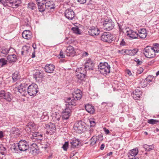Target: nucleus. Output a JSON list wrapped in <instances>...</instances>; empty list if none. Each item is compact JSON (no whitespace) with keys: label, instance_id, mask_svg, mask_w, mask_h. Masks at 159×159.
<instances>
[{"label":"nucleus","instance_id":"46","mask_svg":"<svg viewBox=\"0 0 159 159\" xmlns=\"http://www.w3.org/2000/svg\"><path fill=\"white\" fill-rule=\"evenodd\" d=\"M19 131V129L17 128L13 127L10 130V132L12 134H14L16 133H18Z\"/></svg>","mask_w":159,"mask_h":159},{"label":"nucleus","instance_id":"23","mask_svg":"<svg viewBox=\"0 0 159 159\" xmlns=\"http://www.w3.org/2000/svg\"><path fill=\"white\" fill-rule=\"evenodd\" d=\"M44 77V74L43 72L41 70L37 71L34 75V77L36 80L38 78H43Z\"/></svg>","mask_w":159,"mask_h":159},{"label":"nucleus","instance_id":"29","mask_svg":"<svg viewBox=\"0 0 159 159\" xmlns=\"http://www.w3.org/2000/svg\"><path fill=\"white\" fill-rule=\"evenodd\" d=\"M9 50V49L7 48L1 49L0 50V56L3 57H5L8 53Z\"/></svg>","mask_w":159,"mask_h":159},{"label":"nucleus","instance_id":"41","mask_svg":"<svg viewBox=\"0 0 159 159\" xmlns=\"http://www.w3.org/2000/svg\"><path fill=\"white\" fill-rule=\"evenodd\" d=\"M7 62V61L5 58L0 59V67H2L6 65Z\"/></svg>","mask_w":159,"mask_h":159},{"label":"nucleus","instance_id":"39","mask_svg":"<svg viewBox=\"0 0 159 159\" xmlns=\"http://www.w3.org/2000/svg\"><path fill=\"white\" fill-rule=\"evenodd\" d=\"M0 3L4 7H9V0H0Z\"/></svg>","mask_w":159,"mask_h":159},{"label":"nucleus","instance_id":"5","mask_svg":"<svg viewBox=\"0 0 159 159\" xmlns=\"http://www.w3.org/2000/svg\"><path fill=\"white\" fill-rule=\"evenodd\" d=\"M86 124L81 120L77 121L75 124L74 128L76 131L81 133L86 129Z\"/></svg>","mask_w":159,"mask_h":159},{"label":"nucleus","instance_id":"26","mask_svg":"<svg viewBox=\"0 0 159 159\" xmlns=\"http://www.w3.org/2000/svg\"><path fill=\"white\" fill-rule=\"evenodd\" d=\"M3 99H4L8 102H11V93L9 92H6L4 91Z\"/></svg>","mask_w":159,"mask_h":159},{"label":"nucleus","instance_id":"19","mask_svg":"<svg viewBox=\"0 0 159 159\" xmlns=\"http://www.w3.org/2000/svg\"><path fill=\"white\" fill-rule=\"evenodd\" d=\"M138 37H139L140 38L144 39L147 36V34L146 30L144 29H142L138 31Z\"/></svg>","mask_w":159,"mask_h":159},{"label":"nucleus","instance_id":"11","mask_svg":"<svg viewBox=\"0 0 159 159\" xmlns=\"http://www.w3.org/2000/svg\"><path fill=\"white\" fill-rule=\"evenodd\" d=\"M28 85L25 83L20 84L18 87V91L22 96H25L27 93Z\"/></svg>","mask_w":159,"mask_h":159},{"label":"nucleus","instance_id":"21","mask_svg":"<svg viewBox=\"0 0 159 159\" xmlns=\"http://www.w3.org/2000/svg\"><path fill=\"white\" fill-rule=\"evenodd\" d=\"M142 92L140 91L138 89H136L132 94V96L134 98L135 100L139 99L140 97V96L142 94Z\"/></svg>","mask_w":159,"mask_h":159},{"label":"nucleus","instance_id":"52","mask_svg":"<svg viewBox=\"0 0 159 159\" xmlns=\"http://www.w3.org/2000/svg\"><path fill=\"white\" fill-rule=\"evenodd\" d=\"M97 137V140L99 141H102L103 139V137L102 134L98 135Z\"/></svg>","mask_w":159,"mask_h":159},{"label":"nucleus","instance_id":"28","mask_svg":"<svg viewBox=\"0 0 159 159\" xmlns=\"http://www.w3.org/2000/svg\"><path fill=\"white\" fill-rule=\"evenodd\" d=\"M138 51V49L137 48L133 49V50L127 49V54L130 56H134L136 54Z\"/></svg>","mask_w":159,"mask_h":159},{"label":"nucleus","instance_id":"17","mask_svg":"<svg viewBox=\"0 0 159 159\" xmlns=\"http://www.w3.org/2000/svg\"><path fill=\"white\" fill-rule=\"evenodd\" d=\"M75 52L74 48L71 46L67 47L65 51V54L67 56H73Z\"/></svg>","mask_w":159,"mask_h":159},{"label":"nucleus","instance_id":"64","mask_svg":"<svg viewBox=\"0 0 159 159\" xmlns=\"http://www.w3.org/2000/svg\"><path fill=\"white\" fill-rule=\"evenodd\" d=\"M25 130L28 133H29L31 131H33L32 130L29 129H27V125H26Z\"/></svg>","mask_w":159,"mask_h":159},{"label":"nucleus","instance_id":"9","mask_svg":"<svg viewBox=\"0 0 159 159\" xmlns=\"http://www.w3.org/2000/svg\"><path fill=\"white\" fill-rule=\"evenodd\" d=\"M43 126L47 130L46 134H49L50 135H52L56 131V128L54 124L50 122L47 124H45L44 125H43Z\"/></svg>","mask_w":159,"mask_h":159},{"label":"nucleus","instance_id":"42","mask_svg":"<svg viewBox=\"0 0 159 159\" xmlns=\"http://www.w3.org/2000/svg\"><path fill=\"white\" fill-rule=\"evenodd\" d=\"M71 30L74 33L77 34H80V29L78 27H73L71 28Z\"/></svg>","mask_w":159,"mask_h":159},{"label":"nucleus","instance_id":"3","mask_svg":"<svg viewBox=\"0 0 159 159\" xmlns=\"http://www.w3.org/2000/svg\"><path fill=\"white\" fill-rule=\"evenodd\" d=\"M155 50L152 47L147 46L144 49L143 54L147 58H152L155 56Z\"/></svg>","mask_w":159,"mask_h":159},{"label":"nucleus","instance_id":"40","mask_svg":"<svg viewBox=\"0 0 159 159\" xmlns=\"http://www.w3.org/2000/svg\"><path fill=\"white\" fill-rule=\"evenodd\" d=\"M102 104L104 105L105 107L107 106L108 107H112L114 103L112 102H103L102 103Z\"/></svg>","mask_w":159,"mask_h":159},{"label":"nucleus","instance_id":"43","mask_svg":"<svg viewBox=\"0 0 159 159\" xmlns=\"http://www.w3.org/2000/svg\"><path fill=\"white\" fill-rule=\"evenodd\" d=\"M148 123L154 125L156 124L157 123L159 122V121L157 120L151 119L148 120Z\"/></svg>","mask_w":159,"mask_h":159},{"label":"nucleus","instance_id":"34","mask_svg":"<svg viewBox=\"0 0 159 159\" xmlns=\"http://www.w3.org/2000/svg\"><path fill=\"white\" fill-rule=\"evenodd\" d=\"M87 70V69L85 68V67L84 68L80 67L78 68L76 72L82 73V74L83 75H86V73Z\"/></svg>","mask_w":159,"mask_h":159},{"label":"nucleus","instance_id":"45","mask_svg":"<svg viewBox=\"0 0 159 159\" xmlns=\"http://www.w3.org/2000/svg\"><path fill=\"white\" fill-rule=\"evenodd\" d=\"M0 149L1 154L2 155H4V152L6 151L7 150L6 148L4 147L3 144H1L0 145Z\"/></svg>","mask_w":159,"mask_h":159},{"label":"nucleus","instance_id":"20","mask_svg":"<svg viewBox=\"0 0 159 159\" xmlns=\"http://www.w3.org/2000/svg\"><path fill=\"white\" fill-rule=\"evenodd\" d=\"M22 36L23 38L27 39H29L32 37L30 31L29 30H24L22 34Z\"/></svg>","mask_w":159,"mask_h":159},{"label":"nucleus","instance_id":"51","mask_svg":"<svg viewBox=\"0 0 159 159\" xmlns=\"http://www.w3.org/2000/svg\"><path fill=\"white\" fill-rule=\"evenodd\" d=\"M31 146L34 148V149L37 151L39 150V148H38L37 145L35 143H33L31 144Z\"/></svg>","mask_w":159,"mask_h":159},{"label":"nucleus","instance_id":"60","mask_svg":"<svg viewBox=\"0 0 159 159\" xmlns=\"http://www.w3.org/2000/svg\"><path fill=\"white\" fill-rule=\"evenodd\" d=\"M154 148V146L152 144V145H149V147L148 148V151H150L152 150H153Z\"/></svg>","mask_w":159,"mask_h":159},{"label":"nucleus","instance_id":"14","mask_svg":"<svg viewBox=\"0 0 159 159\" xmlns=\"http://www.w3.org/2000/svg\"><path fill=\"white\" fill-rule=\"evenodd\" d=\"M88 30L89 34L93 36L98 35L100 32L98 28L93 26L89 27Z\"/></svg>","mask_w":159,"mask_h":159},{"label":"nucleus","instance_id":"37","mask_svg":"<svg viewBox=\"0 0 159 159\" xmlns=\"http://www.w3.org/2000/svg\"><path fill=\"white\" fill-rule=\"evenodd\" d=\"M154 77L152 75H149L147 77L145 80L147 83L149 84L150 82H153L154 81Z\"/></svg>","mask_w":159,"mask_h":159},{"label":"nucleus","instance_id":"50","mask_svg":"<svg viewBox=\"0 0 159 159\" xmlns=\"http://www.w3.org/2000/svg\"><path fill=\"white\" fill-rule=\"evenodd\" d=\"M134 61L136 62L137 65H141L142 63V61H140L139 59L136 58H134Z\"/></svg>","mask_w":159,"mask_h":159},{"label":"nucleus","instance_id":"32","mask_svg":"<svg viewBox=\"0 0 159 159\" xmlns=\"http://www.w3.org/2000/svg\"><path fill=\"white\" fill-rule=\"evenodd\" d=\"M27 125V129H29L33 131H34L35 129H36V126L35 124L32 122H30L26 125Z\"/></svg>","mask_w":159,"mask_h":159},{"label":"nucleus","instance_id":"30","mask_svg":"<svg viewBox=\"0 0 159 159\" xmlns=\"http://www.w3.org/2000/svg\"><path fill=\"white\" fill-rule=\"evenodd\" d=\"M7 59L11 62H14L16 60V57L14 54L9 55L7 57Z\"/></svg>","mask_w":159,"mask_h":159},{"label":"nucleus","instance_id":"27","mask_svg":"<svg viewBox=\"0 0 159 159\" xmlns=\"http://www.w3.org/2000/svg\"><path fill=\"white\" fill-rule=\"evenodd\" d=\"M80 143L78 139H73L70 142V144L72 148H75L78 146Z\"/></svg>","mask_w":159,"mask_h":159},{"label":"nucleus","instance_id":"61","mask_svg":"<svg viewBox=\"0 0 159 159\" xmlns=\"http://www.w3.org/2000/svg\"><path fill=\"white\" fill-rule=\"evenodd\" d=\"M90 126L92 127L93 126L95 125V122L94 121H90Z\"/></svg>","mask_w":159,"mask_h":159},{"label":"nucleus","instance_id":"47","mask_svg":"<svg viewBox=\"0 0 159 159\" xmlns=\"http://www.w3.org/2000/svg\"><path fill=\"white\" fill-rule=\"evenodd\" d=\"M154 47H153L155 50V52H159V44L158 43L153 44Z\"/></svg>","mask_w":159,"mask_h":159},{"label":"nucleus","instance_id":"54","mask_svg":"<svg viewBox=\"0 0 159 159\" xmlns=\"http://www.w3.org/2000/svg\"><path fill=\"white\" fill-rule=\"evenodd\" d=\"M5 91L4 90H1L0 91V99H3V97L4 96Z\"/></svg>","mask_w":159,"mask_h":159},{"label":"nucleus","instance_id":"48","mask_svg":"<svg viewBox=\"0 0 159 159\" xmlns=\"http://www.w3.org/2000/svg\"><path fill=\"white\" fill-rule=\"evenodd\" d=\"M54 120L55 121H59L60 120L61 116L59 113H56L55 114V116H54Z\"/></svg>","mask_w":159,"mask_h":159},{"label":"nucleus","instance_id":"6","mask_svg":"<svg viewBox=\"0 0 159 159\" xmlns=\"http://www.w3.org/2000/svg\"><path fill=\"white\" fill-rule=\"evenodd\" d=\"M101 40L104 42L111 43L114 40L112 34L109 32H104L101 34Z\"/></svg>","mask_w":159,"mask_h":159},{"label":"nucleus","instance_id":"56","mask_svg":"<svg viewBox=\"0 0 159 159\" xmlns=\"http://www.w3.org/2000/svg\"><path fill=\"white\" fill-rule=\"evenodd\" d=\"M59 55L61 58H65V56L64 55L63 52L61 50L60 51Z\"/></svg>","mask_w":159,"mask_h":159},{"label":"nucleus","instance_id":"44","mask_svg":"<svg viewBox=\"0 0 159 159\" xmlns=\"http://www.w3.org/2000/svg\"><path fill=\"white\" fill-rule=\"evenodd\" d=\"M28 7L30 9L34 10L36 8L35 4L32 2L29 3L28 4Z\"/></svg>","mask_w":159,"mask_h":159},{"label":"nucleus","instance_id":"57","mask_svg":"<svg viewBox=\"0 0 159 159\" xmlns=\"http://www.w3.org/2000/svg\"><path fill=\"white\" fill-rule=\"evenodd\" d=\"M143 70H144L143 68L140 67L138 70L137 73L138 74H140L143 71Z\"/></svg>","mask_w":159,"mask_h":159},{"label":"nucleus","instance_id":"7","mask_svg":"<svg viewBox=\"0 0 159 159\" xmlns=\"http://www.w3.org/2000/svg\"><path fill=\"white\" fill-rule=\"evenodd\" d=\"M38 92V85L35 84H32L28 86L27 93L31 96H34Z\"/></svg>","mask_w":159,"mask_h":159},{"label":"nucleus","instance_id":"49","mask_svg":"<svg viewBox=\"0 0 159 159\" xmlns=\"http://www.w3.org/2000/svg\"><path fill=\"white\" fill-rule=\"evenodd\" d=\"M69 143L68 142H65V143L63 145L62 148L65 151H66L68 147Z\"/></svg>","mask_w":159,"mask_h":159},{"label":"nucleus","instance_id":"24","mask_svg":"<svg viewBox=\"0 0 159 159\" xmlns=\"http://www.w3.org/2000/svg\"><path fill=\"white\" fill-rule=\"evenodd\" d=\"M93 63L90 61H88L86 63L84 66L87 70H93Z\"/></svg>","mask_w":159,"mask_h":159},{"label":"nucleus","instance_id":"36","mask_svg":"<svg viewBox=\"0 0 159 159\" xmlns=\"http://www.w3.org/2000/svg\"><path fill=\"white\" fill-rule=\"evenodd\" d=\"M76 75L77 78L80 80H84L86 75L76 72Z\"/></svg>","mask_w":159,"mask_h":159},{"label":"nucleus","instance_id":"55","mask_svg":"<svg viewBox=\"0 0 159 159\" xmlns=\"http://www.w3.org/2000/svg\"><path fill=\"white\" fill-rule=\"evenodd\" d=\"M143 147L146 151H149L148 149H148V148L149 147V145L146 144H144L143 145Z\"/></svg>","mask_w":159,"mask_h":159},{"label":"nucleus","instance_id":"8","mask_svg":"<svg viewBox=\"0 0 159 159\" xmlns=\"http://www.w3.org/2000/svg\"><path fill=\"white\" fill-rule=\"evenodd\" d=\"M103 26L104 29L107 31L112 30L114 27V23L111 19H107L104 21Z\"/></svg>","mask_w":159,"mask_h":159},{"label":"nucleus","instance_id":"59","mask_svg":"<svg viewBox=\"0 0 159 159\" xmlns=\"http://www.w3.org/2000/svg\"><path fill=\"white\" fill-rule=\"evenodd\" d=\"M77 1L81 4H83L85 3L86 0H77Z\"/></svg>","mask_w":159,"mask_h":159},{"label":"nucleus","instance_id":"12","mask_svg":"<svg viewBox=\"0 0 159 159\" xmlns=\"http://www.w3.org/2000/svg\"><path fill=\"white\" fill-rule=\"evenodd\" d=\"M126 33L127 36H128L131 39L138 38V33L134 31L129 28H126Z\"/></svg>","mask_w":159,"mask_h":159},{"label":"nucleus","instance_id":"2","mask_svg":"<svg viewBox=\"0 0 159 159\" xmlns=\"http://www.w3.org/2000/svg\"><path fill=\"white\" fill-rule=\"evenodd\" d=\"M110 66L107 63H100L98 66V70L101 73L107 75L110 72Z\"/></svg>","mask_w":159,"mask_h":159},{"label":"nucleus","instance_id":"58","mask_svg":"<svg viewBox=\"0 0 159 159\" xmlns=\"http://www.w3.org/2000/svg\"><path fill=\"white\" fill-rule=\"evenodd\" d=\"M127 49H123L120 50V54H123L124 53H125L126 54H127Z\"/></svg>","mask_w":159,"mask_h":159},{"label":"nucleus","instance_id":"1","mask_svg":"<svg viewBox=\"0 0 159 159\" xmlns=\"http://www.w3.org/2000/svg\"><path fill=\"white\" fill-rule=\"evenodd\" d=\"M82 93L81 90L79 89L75 90L73 92L70 97L67 98V102L69 105L72 106H75L77 100H79L82 97Z\"/></svg>","mask_w":159,"mask_h":159},{"label":"nucleus","instance_id":"63","mask_svg":"<svg viewBox=\"0 0 159 159\" xmlns=\"http://www.w3.org/2000/svg\"><path fill=\"white\" fill-rule=\"evenodd\" d=\"M104 129L105 134H107L110 133L109 130L108 129H106V128H104Z\"/></svg>","mask_w":159,"mask_h":159},{"label":"nucleus","instance_id":"13","mask_svg":"<svg viewBox=\"0 0 159 159\" xmlns=\"http://www.w3.org/2000/svg\"><path fill=\"white\" fill-rule=\"evenodd\" d=\"M65 16L69 20H72L75 17V13L71 9H68L65 11Z\"/></svg>","mask_w":159,"mask_h":159},{"label":"nucleus","instance_id":"31","mask_svg":"<svg viewBox=\"0 0 159 159\" xmlns=\"http://www.w3.org/2000/svg\"><path fill=\"white\" fill-rule=\"evenodd\" d=\"M20 77L19 73L17 71H15L12 75V78L14 81H17Z\"/></svg>","mask_w":159,"mask_h":159},{"label":"nucleus","instance_id":"35","mask_svg":"<svg viewBox=\"0 0 159 159\" xmlns=\"http://www.w3.org/2000/svg\"><path fill=\"white\" fill-rule=\"evenodd\" d=\"M129 153L131 156L135 157L138 153V149L137 148H135L130 151Z\"/></svg>","mask_w":159,"mask_h":159},{"label":"nucleus","instance_id":"62","mask_svg":"<svg viewBox=\"0 0 159 159\" xmlns=\"http://www.w3.org/2000/svg\"><path fill=\"white\" fill-rule=\"evenodd\" d=\"M126 73L129 76H131L132 75V73L131 71L129 70H127L126 71Z\"/></svg>","mask_w":159,"mask_h":159},{"label":"nucleus","instance_id":"25","mask_svg":"<svg viewBox=\"0 0 159 159\" xmlns=\"http://www.w3.org/2000/svg\"><path fill=\"white\" fill-rule=\"evenodd\" d=\"M30 47L26 45H25L23 47L22 50L21 52L22 55L27 56V54L29 52V50L30 49Z\"/></svg>","mask_w":159,"mask_h":159},{"label":"nucleus","instance_id":"15","mask_svg":"<svg viewBox=\"0 0 159 159\" xmlns=\"http://www.w3.org/2000/svg\"><path fill=\"white\" fill-rule=\"evenodd\" d=\"M43 1L46 8L48 9H51L55 8V6L54 2L53 1L49 0H43Z\"/></svg>","mask_w":159,"mask_h":159},{"label":"nucleus","instance_id":"16","mask_svg":"<svg viewBox=\"0 0 159 159\" xmlns=\"http://www.w3.org/2000/svg\"><path fill=\"white\" fill-rule=\"evenodd\" d=\"M55 69V66L53 64H47L45 67L44 70L46 72L51 73H53Z\"/></svg>","mask_w":159,"mask_h":159},{"label":"nucleus","instance_id":"38","mask_svg":"<svg viewBox=\"0 0 159 159\" xmlns=\"http://www.w3.org/2000/svg\"><path fill=\"white\" fill-rule=\"evenodd\" d=\"M97 140V137L93 136L90 139V144L92 146L94 145Z\"/></svg>","mask_w":159,"mask_h":159},{"label":"nucleus","instance_id":"4","mask_svg":"<svg viewBox=\"0 0 159 159\" xmlns=\"http://www.w3.org/2000/svg\"><path fill=\"white\" fill-rule=\"evenodd\" d=\"M66 103V108L62 112V119L66 120L68 119L69 116L71 115L72 106L70 104L69 105L68 103L67 102Z\"/></svg>","mask_w":159,"mask_h":159},{"label":"nucleus","instance_id":"18","mask_svg":"<svg viewBox=\"0 0 159 159\" xmlns=\"http://www.w3.org/2000/svg\"><path fill=\"white\" fill-rule=\"evenodd\" d=\"M86 111L90 114H93L95 112L94 107L92 104H87L85 106Z\"/></svg>","mask_w":159,"mask_h":159},{"label":"nucleus","instance_id":"33","mask_svg":"<svg viewBox=\"0 0 159 159\" xmlns=\"http://www.w3.org/2000/svg\"><path fill=\"white\" fill-rule=\"evenodd\" d=\"M42 139L43 135L42 134L38 135L37 137H36V138H31V139L33 141L35 142L36 141H37V142H40Z\"/></svg>","mask_w":159,"mask_h":159},{"label":"nucleus","instance_id":"53","mask_svg":"<svg viewBox=\"0 0 159 159\" xmlns=\"http://www.w3.org/2000/svg\"><path fill=\"white\" fill-rule=\"evenodd\" d=\"M39 134H41L39 132H34L32 134V136L31 138H36V137H37L38 136V135H39Z\"/></svg>","mask_w":159,"mask_h":159},{"label":"nucleus","instance_id":"22","mask_svg":"<svg viewBox=\"0 0 159 159\" xmlns=\"http://www.w3.org/2000/svg\"><path fill=\"white\" fill-rule=\"evenodd\" d=\"M9 7L15 6L18 7L20 3V0H9Z\"/></svg>","mask_w":159,"mask_h":159},{"label":"nucleus","instance_id":"10","mask_svg":"<svg viewBox=\"0 0 159 159\" xmlns=\"http://www.w3.org/2000/svg\"><path fill=\"white\" fill-rule=\"evenodd\" d=\"M19 150L21 151H25L29 148L28 143L25 140H20L18 143Z\"/></svg>","mask_w":159,"mask_h":159}]
</instances>
